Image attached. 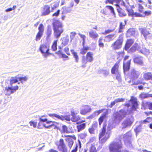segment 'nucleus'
<instances>
[{
  "instance_id": "nucleus-28",
  "label": "nucleus",
  "mask_w": 152,
  "mask_h": 152,
  "mask_svg": "<svg viewBox=\"0 0 152 152\" xmlns=\"http://www.w3.org/2000/svg\"><path fill=\"white\" fill-rule=\"evenodd\" d=\"M93 54L92 52H89L87 53L86 56V58L88 62H91L93 61Z\"/></svg>"
},
{
  "instance_id": "nucleus-32",
  "label": "nucleus",
  "mask_w": 152,
  "mask_h": 152,
  "mask_svg": "<svg viewBox=\"0 0 152 152\" xmlns=\"http://www.w3.org/2000/svg\"><path fill=\"white\" fill-rule=\"evenodd\" d=\"M62 42L61 46H63V47L67 45L69 42V39L67 37H64L61 39Z\"/></svg>"
},
{
  "instance_id": "nucleus-11",
  "label": "nucleus",
  "mask_w": 152,
  "mask_h": 152,
  "mask_svg": "<svg viewBox=\"0 0 152 152\" xmlns=\"http://www.w3.org/2000/svg\"><path fill=\"white\" fill-rule=\"evenodd\" d=\"M133 122L132 117L128 118L124 120L122 124V128H125L128 126H130Z\"/></svg>"
},
{
  "instance_id": "nucleus-31",
  "label": "nucleus",
  "mask_w": 152,
  "mask_h": 152,
  "mask_svg": "<svg viewBox=\"0 0 152 152\" xmlns=\"http://www.w3.org/2000/svg\"><path fill=\"white\" fill-rule=\"evenodd\" d=\"M139 97L141 99H144L149 97H152V94L142 93L140 94Z\"/></svg>"
},
{
  "instance_id": "nucleus-57",
  "label": "nucleus",
  "mask_w": 152,
  "mask_h": 152,
  "mask_svg": "<svg viewBox=\"0 0 152 152\" xmlns=\"http://www.w3.org/2000/svg\"><path fill=\"white\" fill-rule=\"evenodd\" d=\"M89 152H96V148L94 145H92L90 148Z\"/></svg>"
},
{
  "instance_id": "nucleus-41",
  "label": "nucleus",
  "mask_w": 152,
  "mask_h": 152,
  "mask_svg": "<svg viewBox=\"0 0 152 152\" xmlns=\"http://www.w3.org/2000/svg\"><path fill=\"white\" fill-rule=\"evenodd\" d=\"M106 114H103L102 116L99 119V124L100 125L103 122L104 120L106 117Z\"/></svg>"
},
{
  "instance_id": "nucleus-14",
  "label": "nucleus",
  "mask_w": 152,
  "mask_h": 152,
  "mask_svg": "<svg viewBox=\"0 0 152 152\" xmlns=\"http://www.w3.org/2000/svg\"><path fill=\"white\" fill-rule=\"evenodd\" d=\"M140 75V73L134 69L131 70L129 76L130 77L133 79L138 78Z\"/></svg>"
},
{
  "instance_id": "nucleus-59",
  "label": "nucleus",
  "mask_w": 152,
  "mask_h": 152,
  "mask_svg": "<svg viewBox=\"0 0 152 152\" xmlns=\"http://www.w3.org/2000/svg\"><path fill=\"white\" fill-rule=\"evenodd\" d=\"M137 44H135L131 48L130 50L132 52L135 51L137 49Z\"/></svg>"
},
{
  "instance_id": "nucleus-30",
  "label": "nucleus",
  "mask_w": 152,
  "mask_h": 152,
  "mask_svg": "<svg viewBox=\"0 0 152 152\" xmlns=\"http://www.w3.org/2000/svg\"><path fill=\"white\" fill-rule=\"evenodd\" d=\"M119 66L118 64H116L111 69V73L112 74H115L119 72L118 69Z\"/></svg>"
},
{
  "instance_id": "nucleus-2",
  "label": "nucleus",
  "mask_w": 152,
  "mask_h": 152,
  "mask_svg": "<svg viewBox=\"0 0 152 152\" xmlns=\"http://www.w3.org/2000/svg\"><path fill=\"white\" fill-rule=\"evenodd\" d=\"M17 76L15 77H12L10 80V86L6 87L5 88V92L6 94L10 95L16 91L18 89V86L16 85L15 86L14 84L18 82V79Z\"/></svg>"
},
{
  "instance_id": "nucleus-49",
  "label": "nucleus",
  "mask_w": 152,
  "mask_h": 152,
  "mask_svg": "<svg viewBox=\"0 0 152 152\" xmlns=\"http://www.w3.org/2000/svg\"><path fill=\"white\" fill-rule=\"evenodd\" d=\"M62 131L64 132L68 133L70 132L69 131L67 130V128L66 126L63 125L62 126Z\"/></svg>"
},
{
  "instance_id": "nucleus-61",
  "label": "nucleus",
  "mask_w": 152,
  "mask_h": 152,
  "mask_svg": "<svg viewBox=\"0 0 152 152\" xmlns=\"http://www.w3.org/2000/svg\"><path fill=\"white\" fill-rule=\"evenodd\" d=\"M146 104L150 110H152V102H147Z\"/></svg>"
},
{
  "instance_id": "nucleus-27",
  "label": "nucleus",
  "mask_w": 152,
  "mask_h": 152,
  "mask_svg": "<svg viewBox=\"0 0 152 152\" xmlns=\"http://www.w3.org/2000/svg\"><path fill=\"white\" fill-rule=\"evenodd\" d=\"M97 126V122H94L92 125L91 128L88 129V131L89 133L91 134H94L95 133V130L96 129Z\"/></svg>"
},
{
  "instance_id": "nucleus-58",
  "label": "nucleus",
  "mask_w": 152,
  "mask_h": 152,
  "mask_svg": "<svg viewBox=\"0 0 152 152\" xmlns=\"http://www.w3.org/2000/svg\"><path fill=\"white\" fill-rule=\"evenodd\" d=\"M148 3L149 4V5L147 6V4H146V7H147L150 9H152V6L151 5V4H152V2L151 0H147Z\"/></svg>"
},
{
  "instance_id": "nucleus-10",
  "label": "nucleus",
  "mask_w": 152,
  "mask_h": 152,
  "mask_svg": "<svg viewBox=\"0 0 152 152\" xmlns=\"http://www.w3.org/2000/svg\"><path fill=\"white\" fill-rule=\"evenodd\" d=\"M38 30L39 31L36 36L35 39V40L36 41H38L40 40L44 32V27L42 24H40L38 28Z\"/></svg>"
},
{
  "instance_id": "nucleus-51",
  "label": "nucleus",
  "mask_w": 152,
  "mask_h": 152,
  "mask_svg": "<svg viewBox=\"0 0 152 152\" xmlns=\"http://www.w3.org/2000/svg\"><path fill=\"white\" fill-rule=\"evenodd\" d=\"M113 128V125L111 123H109L107 127V131H110V130Z\"/></svg>"
},
{
  "instance_id": "nucleus-24",
  "label": "nucleus",
  "mask_w": 152,
  "mask_h": 152,
  "mask_svg": "<svg viewBox=\"0 0 152 152\" xmlns=\"http://www.w3.org/2000/svg\"><path fill=\"white\" fill-rule=\"evenodd\" d=\"M142 59V58L141 56L137 57L134 59V63L141 65H143L144 63Z\"/></svg>"
},
{
  "instance_id": "nucleus-54",
  "label": "nucleus",
  "mask_w": 152,
  "mask_h": 152,
  "mask_svg": "<svg viewBox=\"0 0 152 152\" xmlns=\"http://www.w3.org/2000/svg\"><path fill=\"white\" fill-rule=\"evenodd\" d=\"M76 34V33L75 32H72L70 33V36L71 42L74 39L75 35Z\"/></svg>"
},
{
  "instance_id": "nucleus-21",
  "label": "nucleus",
  "mask_w": 152,
  "mask_h": 152,
  "mask_svg": "<svg viewBox=\"0 0 152 152\" xmlns=\"http://www.w3.org/2000/svg\"><path fill=\"white\" fill-rule=\"evenodd\" d=\"M138 50L141 53L146 56L148 55L150 53L149 50L147 49L145 47H140L138 49Z\"/></svg>"
},
{
  "instance_id": "nucleus-56",
  "label": "nucleus",
  "mask_w": 152,
  "mask_h": 152,
  "mask_svg": "<svg viewBox=\"0 0 152 152\" xmlns=\"http://www.w3.org/2000/svg\"><path fill=\"white\" fill-rule=\"evenodd\" d=\"M42 54L44 58H47L51 54V53L49 52V51H47L45 52V53Z\"/></svg>"
},
{
  "instance_id": "nucleus-63",
  "label": "nucleus",
  "mask_w": 152,
  "mask_h": 152,
  "mask_svg": "<svg viewBox=\"0 0 152 152\" xmlns=\"http://www.w3.org/2000/svg\"><path fill=\"white\" fill-rule=\"evenodd\" d=\"M103 110H99L98 111H95L94 113V114L95 115V116L98 115H99L100 113H102L103 112Z\"/></svg>"
},
{
  "instance_id": "nucleus-60",
  "label": "nucleus",
  "mask_w": 152,
  "mask_h": 152,
  "mask_svg": "<svg viewBox=\"0 0 152 152\" xmlns=\"http://www.w3.org/2000/svg\"><path fill=\"white\" fill-rule=\"evenodd\" d=\"M141 126L140 125L138 126L135 129H134L135 131V132L136 133V134L139 133L141 131Z\"/></svg>"
},
{
  "instance_id": "nucleus-23",
  "label": "nucleus",
  "mask_w": 152,
  "mask_h": 152,
  "mask_svg": "<svg viewBox=\"0 0 152 152\" xmlns=\"http://www.w3.org/2000/svg\"><path fill=\"white\" fill-rule=\"evenodd\" d=\"M124 100L125 99L124 98H117L115 99L114 101L112 102L110 104L108 105V107L110 108H112L116 103L121 102H123Z\"/></svg>"
},
{
  "instance_id": "nucleus-34",
  "label": "nucleus",
  "mask_w": 152,
  "mask_h": 152,
  "mask_svg": "<svg viewBox=\"0 0 152 152\" xmlns=\"http://www.w3.org/2000/svg\"><path fill=\"white\" fill-rule=\"evenodd\" d=\"M62 9L63 10L62 14L70 13L72 10L70 7H62Z\"/></svg>"
},
{
  "instance_id": "nucleus-5",
  "label": "nucleus",
  "mask_w": 152,
  "mask_h": 152,
  "mask_svg": "<svg viewBox=\"0 0 152 152\" xmlns=\"http://www.w3.org/2000/svg\"><path fill=\"white\" fill-rule=\"evenodd\" d=\"M106 126H104L99 134V140L100 143H104L110 138L111 132L107 131L106 132Z\"/></svg>"
},
{
  "instance_id": "nucleus-50",
  "label": "nucleus",
  "mask_w": 152,
  "mask_h": 152,
  "mask_svg": "<svg viewBox=\"0 0 152 152\" xmlns=\"http://www.w3.org/2000/svg\"><path fill=\"white\" fill-rule=\"evenodd\" d=\"M29 124L31 126H33L34 128H36L37 126V123L36 122L31 121L29 122Z\"/></svg>"
},
{
  "instance_id": "nucleus-33",
  "label": "nucleus",
  "mask_w": 152,
  "mask_h": 152,
  "mask_svg": "<svg viewBox=\"0 0 152 152\" xmlns=\"http://www.w3.org/2000/svg\"><path fill=\"white\" fill-rule=\"evenodd\" d=\"M115 37V34H113L107 36L105 37V39L107 42H110L113 40Z\"/></svg>"
},
{
  "instance_id": "nucleus-18",
  "label": "nucleus",
  "mask_w": 152,
  "mask_h": 152,
  "mask_svg": "<svg viewBox=\"0 0 152 152\" xmlns=\"http://www.w3.org/2000/svg\"><path fill=\"white\" fill-rule=\"evenodd\" d=\"M115 5L118 7L117 10L118 13V15L121 17H124L126 15V14L125 12L122 9L120 8L118 4H115Z\"/></svg>"
},
{
  "instance_id": "nucleus-37",
  "label": "nucleus",
  "mask_w": 152,
  "mask_h": 152,
  "mask_svg": "<svg viewBox=\"0 0 152 152\" xmlns=\"http://www.w3.org/2000/svg\"><path fill=\"white\" fill-rule=\"evenodd\" d=\"M18 79L20 82L21 83L23 84L26 81L28 80V77L27 76L25 77H18Z\"/></svg>"
},
{
  "instance_id": "nucleus-8",
  "label": "nucleus",
  "mask_w": 152,
  "mask_h": 152,
  "mask_svg": "<svg viewBox=\"0 0 152 152\" xmlns=\"http://www.w3.org/2000/svg\"><path fill=\"white\" fill-rule=\"evenodd\" d=\"M92 109L91 107L88 105L82 104L80 108V113L81 114L85 115L87 113L91 112Z\"/></svg>"
},
{
  "instance_id": "nucleus-3",
  "label": "nucleus",
  "mask_w": 152,
  "mask_h": 152,
  "mask_svg": "<svg viewBox=\"0 0 152 152\" xmlns=\"http://www.w3.org/2000/svg\"><path fill=\"white\" fill-rule=\"evenodd\" d=\"M52 25L54 37L58 39L61 36V34L63 32V25L61 22L56 20H54Z\"/></svg>"
},
{
  "instance_id": "nucleus-29",
  "label": "nucleus",
  "mask_w": 152,
  "mask_h": 152,
  "mask_svg": "<svg viewBox=\"0 0 152 152\" xmlns=\"http://www.w3.org/2000/svg\"><path fill=\"white\" fill-rule=\"evenodd\" d=\"M135 30L134 28H130L127 31L126 35L127 37H130L134 36L135 34Z\"/></svg>"
},
{
  "instance_id": "nucleus-17",
  "label": "nucleus",
  "mask_w": 152,
  "mask_h": 152,
  "mask_svg": "<svg viewBox=\"0 0 152 152\" xmlns=\"http://www.w3.org/2000/svg\"><path fill=\"white\" fill-rule=\"evenodd\" d=\"M89 37L95 40H96L99 37L98 34L96 32L93 30H91L89 32Z\"/></svg>"
},
{
  "instance_id": "nucleus-46",
  "label": "nucleus",
  "mask_w": 152,
  "mask_h": 152,
  "mask_svg": "<svg viewBox=\"0 0 152 152\" xmlns=\"http://www.w3.org/2000/svg\"><path fill=\"white\" fill-rule=\"evenodd\" d=\"M116 75V79L118 82H120L121 81V74L120 72L115 74Z\"/></svg>"
},
{
  "instance_id": "nucleus-45",
  "label": "nucleus",
  "mask_w": 152,
  "mask_h": 152,
  "mask_svg": "<svg viewBox=\"0 0 152 152\" xmlns=\"http://www.w3.org/2000/svg\"><path fill=\"white\" fill-rule=\"evenodd\" d=\"M52 33V29L51 27L48 26V30L47 32V35L48 37H49Z\"/></svg>"
},
{
  "instance_id": "nucleus-15",
  "label": "nucleus",
  "mask_w": 152,
  "mask_h": 152,
  "mask_svg": "<svg viewBox=\"0 0 152 152\" xmlns=\"http://www.w3.org/2000/svg\"><path fill=\"white\" fill-rule=\"evenodd\" d=\"M39 119L40 122H46L47 124H50L49 126H46L45 124H43L44 126L45 127L47 128H48L51 126H52L53 125H54V124L56 123V122H53L51 121H48L47 119L46 118L43 119L42 118H40Z\"/></svg>"
},
{
  "instance_id": "nucleus-6",
  "label": "nucleus",
  "mask_w": 152,
  "mask_h": 152,
  "mask_svg": "<svg viewBox=\"0 0 152 152\" xmlns=\"http://www.w3.org/2000/svg\"><path fill=\"white\" fill-rule=\"evenodd\" d=\"M123 37L122 35L119 36L118 39L111 45L112 49L114 50H118L121 48L123 41Z\"/></svg>"
},
{
  "instance_id": "nucleus-55",
  "label": "nucleus",
  "mask_w": 152,
  "mask_h": 152,
  "mask_svg": "<svg viewBox=\"0 0 152 152\" xmlns=\"http://www.w3.org/2000/svg\"><path fill=\"white\" fill-rule=\"evenodd\" d=\"M87 136V134L86 133H81L79 135V137L82 139H85Z\"/></svg>"
},
{
  "instance_id": "nucleus-12",
  "label": "nucleus",
  "mask_w": 152,
  "mask_h": 152,
  "mask_svg": "<svg viewBox=\"0 0 152 152\" xmlns=\"http://www.w3.org/2000/svg\"><path fill=\"white\" fill-rule=\"evenodd\" d=\"M132 134L129 132L125 134L123 137L125 144L127 145L131 144L130 140L132 137Z\"/></svg>"
},
{
  "instance_id": "nucleus-35",
  "label": "nucleus",
  "mask_w": 152,
  "mask_h": 152,
  "mask_svg": "<svg viewBox=\"0 0 152 152\" xmlns=\"http://www.w3.org/2000/svg\"><path fill=\"white\" fill-rule=\"evenodd\" d=\"M90 50L89 47H83L80 50V53L82 55H84L86 53L88 50Z\"/></svg>"
},
{
  "instance_id": "nucleus-4",
  "label": "nucleus",
  "mask_w": 152,
  "mask_h": 152,
  "mask_svg": "<svg viewBox=\"0 0 152 152\" xmlns=\"http://www.w3.org/2000/svg\"><path fill=\"white\" fill-rule=\"evenodd\" d=\"M122 144L121 140L115 139L110 144L109 148L110 152H121Z\"/></svg>"
},
{
  "instance_id": "nucleus-13",
  "label": "nucleus",
  "mask_w": 152,
  "mask_h": 152,
  "mask_svg": "<svg viewBox=\"0 0 152 152\" xmlns=\"http://www.w3.org/2000/svg\"><path fill=\"white\" fill-rule=\"evenodd\" d=\"M58 148L60 151L63 152H66L67 151V148L65 144L64 140L61 139L59 140V144L58 145Z\"/></svg>"
},
{
  "instance_id": "nucleus-25",
  "label": "nucleus",
  "mask_w": 152,
  "mask_h": 152,
  "mask_svg": "<svg viewBox=\"0 0 152 152\" xmlns=\"http://www.w3.org/2000/svg\"><path fill=\"white\" fill-rule=\"evenodd\" d=\"M72 117L71 118V120L73 122H76L78 121L80 119V117L79 115H75L74 112H71Z\"/></svg>"
},
{
  "instance_id": "nucleus-16",
  "label": "nucleus",
  "mask_w": 152,
  "mask_h": 152,
  "mask_svg": "<svg viewBox=\"0 0 152 152\" xmlns=\"http://www.w3.org/2000/svg\"><path fill=\"white\" fill-rule=\"evenodd\" d=\"M50 6L48 5L44 6L43 10L42 12V15L45 16L49 15L50 13Z\"/></svg>"
},
{
  "instance_id": "nucleus-38",
  "label": "nucleus",
  "mask_w": 152,
  "mask_h": 152,
  "mask_svg": "<svg viewBox=\"0 0 152 152\" xmlns=\"http://www.w3.org/2000/svg\"><path fill=\"white\" fill-rule=\"evenodd\" d=\"M86 124L85 123H83L79 125H77V126L78 132H80L81 131L83 130L85 128Z\"/></svg>"
},
{
  "instance_id": "nucleus-52",
  "label": "nucleus",
  "mask_w": 152,
  "mask_h": 152,
  "mask_svg": "<svg viewBox=\"0 0 152 152\" xmlns=\"http://www.w3.org/2000/svg\"><path fill=\"white\" fill-rule=\"evenodd\" d=\"M127 10L128 12L129 16H134V13L133 11L132 10H129L127 9Z\"/></svg>"
},
{
  "instance_id": "nucleus-22",
  "label": "nucleus",
  "mask_w": 152,
  "mask_h": 152,
  "mask_svg": "<svg viewBox=\"0 0 152 152\" xmlns=\"http://www.w3.org/2000/svg\"><path fill=\"white\" fill-rule=\"evenodd\" d=\"M42 53H43L48 51H49V47L45 45H42L40 46L39 48Z\"/></svg>"
},
{
  "instance_id": "nucleus-36",
  "label": "nucleus",
  "mask_w": 152,
  "mask_h": 152,
  "mask_svg": "<svg viewBox=\"0 0 152 152\" xmlns=\"http://www.w3.org/2000/svg\"><path fill=\"white\" fill-rule=\"evenodd\" d=\"M134 41L132 39H129L127 40L125 47V49H127L129 48L130 46L133 43Z\"/></svg>"
},
{
  "instance_id": "nucleus-20",
  "label": "nucleus",
  "mask_w": 152,
  "mask_h": 152,
  "mask_svg": "<svg viewBox=\"0 0 152 152\" xmlns=\"http://www.w3.org/2000/svg\"><path fill=\"white\" fill-rule=\"evenodd\" d=\"M143 77L146 80H151V83L152 82V74L150 72L144 73Z\"/></svg>"
},
{
  "instance_id": "nucleus-64",
  "label": "nucleus",
  "mask_w": 152,
  "mask_h": 152,
  "mask_svg": "<svg viewBox=\"0 0 152 152\" xmlns=\"http://www.w3.org/2000/svg\"><path fill=\"white\" fill-rule=\"evenodd\" d=\"M64 51L68 55H70V54L69 52V48L68 47H66L64 49Z\"/></svg>"
},
{
  "instance_id": "nucleus-53",
  "label": "nucleus",
  "mask_w": 152,
  "mask_h": 152,
  "mask_svg": "<svg viewBox=\"0 0 152 152\" xmlns=\"http://www.w3.org/2000/svg\"><path fill=\"white\" fill-rule=\"evenodd\" d=\"M63 119H62V121H64V120H66L68 121H70V120H71V118H70L69 116H63L62 117Z\"/></svg>"
},
{
  "instance_id": "nucleus-7",
  "label": "nucleus",
  "mask_w": 152,
  "mask_h": 152,
  "mask_svg": "<svg viewBox=\"0 0 152 152\" xmlns=\"http://www.w3.org/2000/svg\"><path fill=\"white\" fill-rule=\"evenodd\" d=\"M139 30L141 34L143 35L146 40L152 39V34L150 33L145 28H139Z\"/></svg>"
},
{
  "instance_id": "nucleus-19",
  "label": "nucleus",
  "mask_w": 152,
  "mask_h": 152,
  "mask_svg": "<svg viewBox=\"0 0 152 152\" xmlns=\"http://www.w3.org/2000/svg\"><path fill=\"white\" fill-rule=\"evenodd\" d=\"M131 61V60H130L126 63H125V62L124 63L123 67L124 74H125L126 72H127L130 69Z\"/></svg>"
},
{
  "instance_id": "nucleus-48",
  "label": "nucleus",
  "mask_w": 152,
  "mask_h": 152,
  "mask_svg": "<svg viewBox=\"0 0 152 152\" xmlns=\"http://www.w3.org/2000/svg\"><path fill=\"white\" fill-rule=\"evenodd\" d=\"M58 49H59V50L56 53L57 54H58L59 56H60V55L62 56V54H63L62 53V51H61V49L63 47V46L60 45L58 46Z\"/></svg>"
},
{
  "instance_id": "nucleus-42",
  "label": "nucleus",
  "mask_w": 152,
  "mask_h": 152,
  "mask_svg": "<svg viewBox=\"0 0 152 152\" xmlns=\"http://www.w3.org/2000/svg\"><path fill=\"white\" fill-rule=\"evenodd\" d=\"M57 40L55 41L54 42L52 46V49L54 51H56L57 50Z\"/></svg>"
},
{
  "instance_id": "nucleus-39",
  "label": "nucleus",
  "mask_w": 152,
  "mask_h": 152,
  "mask_svg": "<svg viewBox=\"0 0 152 152\" xmlns=\"http://www.w3.org/2000/svg\"><path fill=\"white\" fill-rule=\"evenodd\" d=\"M71 51L75 59V61L77 63L78 62L79 59L77 53L75 52L73 50H71Z\"/></svg>"
},
{
  "instance_id": "nucleus-40",
  "label": "nucleus",
  "mask_w": 152,
  "mask_h": 152,
  "mask_svg": "<svg viewBox=\"0 0 152 152\" xmlns=\"http://www.w3.org/2000/svg\"><path fill=\"white\" fill-rule=\"evenodd\" d=\"M78 143L77 144L75 148L72 150L71 152H76L77 150V148L79 147V148H80L81 147V142L79 140H78Z\"/></svg>"
},
{
  "instance_id": "nucleus-9",
  "label": "nucleus",
  "mask_w": 152,
  "mask_h": 152,
  "mask_svg": "<svg viewBox=\"0 0 152 152\" xmlns=\"http://www.w3.org/2000/svg\"><path fill=\"white\" fill-rule=\"evenodd\" d=\"M65 137H67L65 140L67 142L68 146L70 149L73 144L74 141L76 140V138L75 135L70 136L69 135L64 136Z\"/></svg>"
},
{
  "instance_id": "nucleus-26",
  "label": "nucleus",
  "mask_w": 152,
  "mask_h": 152,
  "mask_svg": "<svg viewBox=\"0 0 152 152\" xmlns=\"http://www.w3.org/2000/svg\"><path fill=\"white\" fill-rule=\"evenodd\" d=\"M49 116L53 118L55 120H58L62 121L63 116L62 115H60L56 114H48Z\"/></svg>"
},
{
  "instance_id": "nucleus-62",
  "label": "nucleus",
  "mask_w": 152,
  "mask_h": 152,
  "mask_svg": "<svg viewBox=\"0 0 152 152\" xmlns=\"http://www.w3.org/2000/svg\"><path fill=\"white\" fill-rule=\"evenodd\" d=\"M58 3H54L53 6H52L51 7L52 8V10L53 11L56 8L58 7Z\"/></svg>"
},
{
  "instance_id": "nucleus-1",
  "label": "nucleus",
  "mask_w": 152,
  "mask_h": 152,
  "mask_svg": "<svg viewBox=\"0 0 152 152\" xmlns=\"http://www.w3.org/2000/svg\"><path fill=\"white\" fill-rule=\"evenodd\" d=\"M132 104L130 107L129 104H126L125 105L124 108L118 112H114L112 118L113 123L115 124H118L126 117V115L130 113L132 110H135L138 105L136 98L132 97L130 100Z\"/></svg>"
},
{
  "instance_id": "nucleus-47",
  "label": "nucleus",
  "mask_w": 152,
  "mask_h": 152,
  "mask_svg": "<svg viewBox=\"0 0 152 152\" xmlns=\"http://www.w3.org/2000/svg\"><path fill=\"white\" fill-rule=\"evenodd\" d=\"M138 11L141 13L143 12V11L144 7L142 6V5L140 4H138Z\"/></svg>"
},
{
  "instance_id": "nucleus-44",
  "label": "nucleus",
  "mask_w": 152,
  "mask_h": 152,
  "mask_svg": "<svg viewBox=\"0 0 152 152\" xmlns=\"http://www.w3.org/2000/svg\"><path fill=\"white\" fill-rule=\"evenodd\" d=\"M106 7L110 10L111 11V13H113V15L115 17V13L114 12V9L112 6H107Z\"/></svg>"
},
{
  "instance_id": "nucleus-43",
  "label": "nucleus",
  "mask_w": 152,
  "mask_h": 152,
  "mask_svg": "<svg viewBox=\"0 0 152 152\" xmlns=\"http://www.w3.org/2000/svg\"><path fill=\"white\" fill-rule=\"evenodd\" d=\"M87 62L88 61H87V59L85 57H83L82 58V62L83 64V65H82V66L83 67H86V64L87 63Z\"/></svg>"
}]
</instances>
